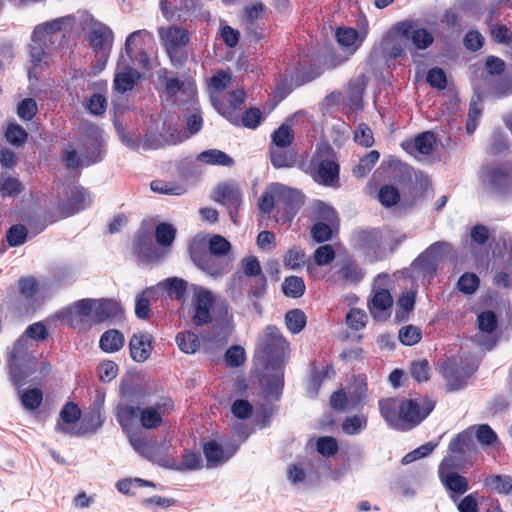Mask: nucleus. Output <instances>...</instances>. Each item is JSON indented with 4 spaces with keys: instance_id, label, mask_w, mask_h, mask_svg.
<instances>
[{
    "instance_id": "1",
    "label": "nucleus",
    "mask_w": 512,
    "mask_h": 512,
    "mask_svg": "<svg viewBox=\"0 0 512 512\" xmlns=\"http://www.w3.org/2000/svg\"><path fill=\"white\" fill-rule=\"evenodd\" d=\"M435 401L429 398H386L379 401V410L386 423L400 431L418 426L434 409Z\"/></svg>"
},
{
    "instance_id": "2",
    "label": "nucleus",
    "mask_w": 512,
    "mask_h": 512,
    "mask_svg": "<svg viewBox=\"0 0 512 512\" xmlns=\"http://www.w3.org/2000/svg\"><path fill=\"white\" fill-rule=\"evenodd\" d=\"M48 337V330L42 322L29 325L24 335L15 342L10 358L9 372L16 387L23 386L27 379L37 370V358L30 351V341H44Z\"/></svg>"
},
{
    "instance_id": "3",
    "label": "nucleus",
    "mask_w": 512,
    "mask_h": 512,
    "mask_svg": "<svg viewBox=\"0 0 512 512\" xmlns=\"http://www.w3.org/2000/svg\"><path fill=\"white\" fill-rule=\"evenodd\" d=\"M80 142L81 156L72 147L65 149L62 153V159L69 169L90 166L100 162L103 158L104 141L102 131L97 126H86L81 134Z\"/></svg>"
},
{
    "instance_id": "4",
    "label": "nucleus",
    "mask_w": 512,
    "mask_h": 512,
    "mask_svg": "<svg viewBox=\"0 0 512 512\" xmlns=\"http://www.w3.org/2000/svg\"><path fill=\"white\" fill-rule=\"evenodd\" d=\"M312 179L323 186L335 187L339 182V165L328 145H318L309 165Z\"/></svg>"
},
{
    "instance_id": "5",
    "label": "nucleus",
    "mask_w": 512,
    "mask_h": 512,
    "mask_svg": "<svg viewBox=\"0 0 512 512\" xmlns=\"http://www.w3.org/2000/svg\"><path fill=\"white\" fill-rule=\"evenodd\" d=\"M451 245L445 241H437L425 249L411 264V276L429 284L435 276L439 262L450 251Z\"/></svg>"
},
{
    "instance_id": "6",
    "label": "nucleus",
    "mask_w": 512,
    "mask_h": 512,
    "mask_svg": "<svg viewBox=\"0 0 512 512\" xmlns=\"http://www.w3.org/2000/svg\"><path fill=\"white\" fill-rule=\"evenodd\" d=\"M87 18L90 21L87 39L97 58V67L103 70L112 50L114 33L109 26L95 20L92 16L87 15Z\"/></svg>"
},
{
    "instance_id": "7",
    "label": "nucleus",
    "mask_w": 512,
    "mask_h": 512,
    "mask_svg": "<svg viewBox=\"0 0 512 512\" xmlns=\"http://www.w3.org/2000/svg\"><path fill=\"white\" fill-rule=\"evenodd\" d=\"M366 88L365 76L361 75L349 81L343 91H334L326 98L328 105H334L346 112H354L363 107V93Z\"/></svg>"
},
{
    "instance_id": "8",
    "label": "nucleus",
    "mask_w": 512,
    "mask_h": 512,
    "mask_svg": "<svg viewBox=\"0 0 512 512\" xmlns=\"http://www.w3.org/2000/svg\"><path fill=\"white\" fill-rule=\"evenodd\" d=\"M449 455L445 458L452 460L451 464L456 466H465L473 464L479 454V447L474 439L473 428L457 434L449 444Z\"/></svg>"
},
{
    "instance_id": "9",
    "label": "nucleus",
    "mask_w": 512,
    "mask_h": 512,
    "mask_svg": "<svg viewBox=\"0 0 512 512\" xmlns=\"http://www.w3.org/2000/svg\"><path fill=\"white\" fill-rule=\"evenodd\" d=\"M351 244L369 262L385 257L382 235L378 229H356L351 234Z\"/></svg>"
},
{
    "instance_id": "10",
    "label": "nucleus",
    "mask_w": 512,
    "mask_h": 512,
    "mask_svg": "<svg viewBox=\"0 0 512 512\" xmlns=\"http://www.w3.org/2000/svg\"><path fill=\"white\" fill-rule=\"evenodd\" d=\"M390 282L387 274H379L373 281L372 297L368 301V308L376 320H385L390 315L393 305V297L389 291Z\"/></svg>"
},
{
    "instance_id": "11",
    "label": "nucleus",
    "mask_w": 512,
    "mask_h": 512,
    "mask_svg": "<svg viewBox=\"0 0 512 512\" xmlns=\"http://www.w3.org/2000/svg\"><path fill=\"white\" fill-rule=\"evenodd\" d=\"M160 40L173 65H182L186 57L182 50L189 41L188 33L178 26L160 27L158 29Z\"/></svg>"
},
{
    "instance_id": "12",
    "label": "nucleus",
    "mask_w": 512,
    "mask_h": 512,
    "mask_svg": "<svg viewBox=\"0 0 512 512\" xmlns=\"http://www.w3.org/2000/svg\"><path fill=\"white\" fill-rule=\"evenodd\" d=\"M194 292L192 307V322L195 326H204L212 322V305L215 301L214 294L207 288L198 285H192Z\"/></svg>"
},
{
    "instance_id": "13",
    "label": "nucleus",
    "mask_w": 512,
    "mask_h": 512,
    "mask_svg": "<svg viewBox=\"0 0 512 512\" xmlns=\"http://www.w3.org/2000/svg\"><path fill=\"white\" fill-rule=\"evenodd\" d=\"M174 410V401L169 396H160L152 405L140 409L139 420L143 428L156 429L161 426L163 417Z\"/></svg>"
},
{
    "instance_id": "14",
    "label": "nucleus",
    "mask_w": 512,
    "mask_h": 512,
    "mask_svg": "<svg viewBox=\"0 0 512 512\" xmlns=\"http://www.w3.org/2000/svg\"><path fill=\"white\" fill-rule=\"evenodd\" d=\"M259 345L268 361L275 363L282 362L289 349V343L275 326L266 327Z\"/></svg>"
},
{
    "instance_id": "15",
    "label": "nucleus",
    "mask_w": 512,
    "mask_h": 512,
    "mask_svg": "<svg viewBox=\"0 0 512 512\" xmlns=\"http://www.w3.org/2000/svg\"><path fill=\"white\" fill-rule=\"evenodd\" d=\"M158 82L164 85V93L167 99L185 101L194 97L196 88L190 80H180L177 77H168L167 70L158 72Z\"/></svg>"
},
{
    "instance_id": "16",
    "label": "nucleus",
    "mask_w": 512,
    "mask_h": 512,
    "mask_svg": "<svg viewBox=\"0 0 512 512\" xmlns=\"http://www.w3.org/2000/svg\"><path fill=\"white\" fill-rule=\"evenodd\" d=\"M451 462L450 458H443L438 468L439 479L449 493L463 495L469 490L468 479L455 472L454 469L461 468V466H456Z\"/></svg>"
},
{
    "instance_id": "17",
    "label": "nucleus",
    "mask_w": 512,
    "mask_h": 512,
    "mask_svg": "<svg viewBox=\"0 0 512 512\" xmlns=\"http://www.w3.org/2000/svg\"><path fill=\"white\" fill-rule=\"evenodd\" d=\"M190 255L193 263L213 278L221 277L231 269L229 261L220 259V257L209 254L206 251L192 248Z\"/></svg>"
},
{
    "instance_id": "18",
    "label": "nucleus",
    "mask_w": 512,
    "mask_h": 512,
    "mask_svg": "<svg viewBox=\"0 0 512 512\" xmlns=\"http://www.w3.org/2000/svg\"><path fill=\"white\" fill-rule=\"evenodd\" d=\"M213 199L227 207L231 220L236 223V216L243 201L238 185L235 183L219 184L213 191Z\"/></svg>"
},
{
    "instance_id": "19",
    "label": "nucleus",
    "mask_w": 512,
    "mask_h": 512,
    "mask_svg": "<svg viewBox=\"0 0 512 512\" xmlns=\"http://www.w3.org/2000/svg\"><path fill=\"white\" fill-rule=\"evenodd\" d=\"M91 204V197L82 187H73L67 193V197L60 201L59 211L62 216L69 217L85 210Z\"/></svg>"
},
{
    "instance_id": "20",
    "label": "nucleus",
    "mask_w": 512,
    "mask_h": 512,
    "mask_svg": "<svg viewBox=\"0 0 512 512\" xmlns=\"http://www.w3.org/2000/svg\"><path fill=\"white\" fill-rule=\"evenodd\" d=\"M395 30L405 39L411 40L414 46L418 49H427L434 40L432 34L428 30L419 27L412 21L397 23Z\"/></svg>"
},
{
    "instance_id": "21",
    "label": "nucleus",
    "mask_w": 512,
    "mask_h": 512,
    "mask_svg": "<svg viewBox=\"0 0 512 512\" xmlns=\"http://www.w3.org/2000/svg\"><path fill=\"white\" fill-rule=\"evenodd\" d=\"M153 336L145 331L134 333L129 340L131 358L138 363L145 362L153 350Z\"/></svg>"
},
{
    "instance_id": "22",
    "label": "nucleus",
    "mask_w": 512,
    "mask_h": 512,
    "mask_svg": "<svg viewBox=\"0 0 512 512\" xmlns=\"http://www.w3.org/2000/svg\"><path fill=\"white\" fill-rule=\"evenodd\" d=\"M271 191L276 195V203L282 204L288 214L294 215L302 204L299 190L280 183L271 184Z\"/></svg>"
},
{
    "instance_id": "23",
    "label": "nucleus",
    "mask_w": 512,
    "mask_h": 512,
    "mask_svg": "<svg viewBox=\"0 0 512 512\" xmlns=\"http://www.w3.org/2000/svg\"><path fill=\"white\" fill-rule=\"evenodd\" d=\"M74 20L75 17L73 15H67L37 25L33 31L34 41H47L51 43L53 35L60 32L63 28L72 26Z\"/></svg>"
},
{
    "instance_id": "24",
    "label": "nucleus",
    "mask_w": 512,
    "mask_h": 512,
    "mask_svg": "<svg viewBox=\"0 0 512 512\" xmlns=\"http://www.w3.org/2000/svg\"><path fill=\"white\" fill-rule=\"evenodd\" d=\"M94 314V299H81L64 309L60 318L67 321L71 326H75L78 320L91 318Z\"/></svg>"
},
{
    "instance_id": "25",
    "label": "nucleus",
    "mask_w": 512,
    "mask_h": 512,
    "mask_svg": "<svg viewBox=\"0 0 512 512\" xmlns=\"http://www.w3.org/2000/svg\"><path fill=\"white\" fill-rule=\"evenodd\" d=\"M364 277L365 270L355 260L345 259L333 278L345 285H358Z\"/></svg>"
},
{
    "instance_id": "26",
    "label": "nucleus",
    "mask_w": 512,
    "mask_h": 512,
    "mask_svg": "<svg viewBox=\"0 0 512 512\" xmlns=\"http://www.w3.org/2000/svg\"><path fill=\"white\" fill-rule=\"evenodd\" d=\"M81 417V411L76 404L66 403L60 411L59 420L55 430L67 435L80 436V430L70 427V424L76 423Z\"/></svg>"
},
{
    "instance_id": "27",
    "label": "nucleus",
    "mask_w": 512,
    "mask_h": 512,
    "mask_svg": "<svg viewBox=\"0 0 512 512\" xmlns=\"http://www.w3.org/2000/svg\"><path fill=\"white\" fill-rule=\"evenodd\" d=\"M213 313L215 324L220 326L221 342L225 344L233 329V314L229 303L226 300L218 301L214 306Z\"/></svg>"
},
{
    "instance_id": "28",
    "label": "nucleus",
    "mask_w": 512,
    "mask_h": 512,
    "mask_svg": "<svg viewBox=\"0 0 512 512\" xmlns=\"http://www.w3.org/2000/svg\"><path fill=\"white\" fill-rule=\"evenodd\" d=\"M483 184L493 192L502 193L512 185V176L500 168H492L483 172Z\"/></svg>"
},
{
    "instance_id": "29",
    "label": "nucleus",
    "mask_w": 512,
    "mask_h": 512,
    "mask_svg": "<svg viewBox=\"0 0 512 512\" xmlns=\"http://www.w3.org/2000/svg\"><path fill=\"white\" fill-rule=\"evenodd\" d=\"M239 445H234L232 449L226 452L216 441H209L203 446V453L207 461L208 468H215L228 461L237 451Z\"/></svg>"
},
{
    "instance_id": "30",
    "label": "nucleus",
    "mask_w": 512,
    "mask_h": 512,
    "mask_svg": "<svg viewBox=\"0 0 512 512\" xmlns=\"http://www.w3.org/2000/svg\"><path fill=\"white\" fill-rule=\"evenodd\" d=\"M121 313L122 308L119 302L112 299H94V322L101 323L108 319L116 318Z\"/></svg>"
},
{
    "instance_id": "31",
    "label": "nucleus",
    "mask_w": 512,
    "mask_h": 512,
    "mask_svg": "<svg viewBox=\"0 0 512 512\" xmlns=\"http://www.w3.org/2000/svg\"><path fill=\"white\" fill-rule=\"evenodd\" d=\"M141 79V74L130 67H126L123 71L115 73L113 80V89L119 94H124L134 89Z\"/></svg>"
},
{
    "instance_id": "32",
    "label": "nucleus",
    "mask_w": 512,
    "mask_h": 512,
    "mask_svg": "<svg viewBox=\"0 0 512 512\" xmlns=\"http://www.w3.org/2000/svg\"><path fill=\"white\" fill-rule=\"evenodd\" d=\"M246 94L243 89H236L228 94L227 103L212 96V103L216 110L227 119L226 112H240L241 105L245 102Z\"/></svg>"
},
{
    "instance_id": "33",
    "label": "nucleus",
    "mask_w": 512,
    "mask_h": 512,
    "mask_svg": "<svg viewBox=\"0 0 512 512\" xmlns=\"http://www.w3.org/2000/svg\"><path fill=\"white\" fill-rule=\"evenodd\" d=\"M435 138L431 132H424L418 135L413 141L402 143L403 149L416 156V153L427 156L432 153Z\"/></svg>"
},
{
    "instance_id": "34",
    "label": "nucleus",
    "mask_w": 512,
    "mask_h": 512,
    "mask_svg": "<svg viewBox=\"0 0 512 512\" xmlns=\"http://www.w3.org/2000/svg\"><path fill=\"white\" fill-rule=\"evenodd\" d=\"M227 120L235 126H243L249 129H256L262 120L260 109L253 107L247 109L243 114L235 112H226Z\"/></svg>"
},
{
    "instance_id": "35",
    "label": "nucleus",
    "mask_w": 512,
    "mask_h": 512,
    "mask_svg": "<svg viewBox=\"0 0 512 512\" xmlns=\"http://www.w3.org/2000/svg\"><path fill=\"white\" fill-rule=\"evenodd\" d=\"M134 247L138 254L149 262L158 261L162 256L158 248L154 246L151 236L147 233L137 234Z\"/></svg>"
},
{
    "instance_id": "36",
    "label": "nucleus",
    "mask_w": 512,
    "mask_h": 512,
    "mask_svg": "<svg viewBox=\"0 0 512 512\" xmlns=\"http://www.w3.org/2000/svg\"><path fill=\"white\" fill-rule=\"evenodd\" d=\"M490 34L498 43L510 44L512 42V31L509 27L496 21V12L491 10L486 18Z\"/></svg>"
},
{
    "instance_id": "37",
    "label": "nucleus",
    "mask_w": 512,
    "mask_h": 512,
    "mask_svg": "<svg viewBox=\"0 0 512 512\" xmlns=\"http://www.w3.org/2000/svg\"><path fill=\"white\" fill-rule=\"evenodd\" d=\"M449 391H457L465 387L470 374L463 368L448 366L443 372Z\"/></svg>"
},
{
    "instance_id": "38",
    "label": "nucleus",
    "mask_w": 512,
    "mask_h": 512,
    "mask_svg": "<svg viewBox=\"0 0 512 512\" xmlns=\"http://www.w3.org/2000/svg\"><path fill=\"white\" fill-rule=\"evenodd\" d=\"M140 416V408L131 405H119L116 411V419L121 426L122 430L129 435L134 433L132 426L137 418Z\"/></svg>"
},
{
    "instance_id": "39",
    "label": "nucleus",
    "mask_w": 512,
    "mask_h": 512,
    "mask_svg": "<svg viewBox=\"0 0 512 512\" xmlns=\"http://www.w3.org/2000/svg\"><path fill=\"white\" fill-rule=\"evenodd\" d=\"M124 343V335L119 330L110 329L101 335L99 347L106 353H114L121 350Z\"/></svg>"
},
{
    "instance_id": "40",
    "label": "nucleus",
    "mask_w": 512,
    "mask_h": 512,
    "mask_svg": "<svg viewBox=\"0 0 512 512\" xmlns=\"http://www.w3.org/2000/svg\"><path fill=\"white\" fill-rule=\"evenodd\" d=\"M484 486L498 494L509 495L512 492V476L490 475L483 480Z\"/></svg>"
},
{
    "instance_id": "41",
    "label": "nucleus",
    "mask_w": 512,
    "mask_h": 512,
    "mask_svg": "<svg viewBox=\"0 0 512 512\" xmlns=\"http://www.w3.org/2000/svg\"><path fill=\"white\" fill-rule=\"evenodd\" d=\"M416 294L417 291L415 289L407 290L401 294L397 300L396 320H407L408 314L414 310Z\"/></svg>"
},
{
    "instance_id": "42",
    "label": "nucleus",
    "mask_w": 512,
    "mask_h": 512,
    "mask_svg": "<svg viewBox=\"0 0 512 512\" xmlns=\"http://www.w3.org/2000/svg\"><path fill=\"white\" fill-rule=\"evenodd\" d=\"M159 285L172 299L182 301L186 295L188 283L184 279L170 277L161 281Z\"/></svg>"
},
{
    "instance_id": "43",
    "label": "nucleus",
    "mask_w": 512,
    "mask_h": 512,
    "mask_svg": "<svg viewBox=\"0 0 512 512\" xmlns=\"http://www.w3.org/2000/svg\"><path fill=\"white\" fill-rule=\"evenodd\" d=\"M105 417L100 407H95L91 412L85 414L81 421L80 435L96 432L104 423Z\"/></svg>"
},
{
    "instance_id": "44",
    "label": "nucleus",
    "mask_w": 512,
    "mask_h": 512,
    "mask_svg": "<svg viewBox=\"0 0 512 512\" xmlns=\"http://www.w3.org/2000/svg\"><path fill=\"white\" fill-rule=\"evenodd\" d=\"M133 449L148 459H151L155 452V444L148 438L142 436L141 432L129 433L127 435Z\"/></svg>"
},
{
    "instance_id": "45",
    "label": "nucleus",
    "mask_w": 512,
    "mask_h": 512,
    "mask_svg": "<svg viewBox=\"0 0 512 512\" xmlns=\"http://www.w3.org/2000/svg\"><path fill=\"white\" fill-rule=\"evenodd\" d=\"M197 160L209 165L230 167L234 160L225 152L218 149H208L198 154Z\"/></svg>"
},
{
    "instance_id": "46",
    "label": "nucleus",
    "mask_w": 512,
    "mask_h": 512,
    "mask_svg": "<svg viewBox=\"0 0 512 512\" xmlns=\"http://www.w3.org/2000/svg\"><path fill=\"white\" fill-rule=\"evenodd\" d=\"M175 341L178 348L186 354H193L200 347L199 337L191 331L178 332Z\"/></svg>"
},
{
    "instance_id": "47",
    "label": "nucleus",
    "mask_w": 512,
    "mask_h": 512,
    "mask_svg": "<svg viewBox=\"0 0 512 512\" xmlns=\"http://www.w3.org/2000/svg\"><path fill=\"white\" fill-rule=\"evenodd\" d=\"M272 144L277 148H287L294 141L292 125L289 122L281 124L271 135Z\"/></svg>"
},
{
    "instance_id": "48",
    "label": "nucleus",
    "mask_w": 512,
    "mask_h": 512,
    "mask_svg": "<svg viewBox=\"0 0 512 512\" xmlns=\"http://www.w3.org/2000/svg\"><path fill=\"white\" fill-rule=\"evenodd\" d=\"M283 391V373L280 369L271 375L264 386L263 392L267 399L279 400Z\"/></svg>"
},
{
    "instance_id": "49",
    "label": "nucleus",
    "mask_w": 512,
    "mask_h": 512,
    "mask_svg": "<svg viewBox=\"0 0 512 512\" xmlns=\"http://www.w3.org/2000/svg\"><path fill=\"white\" fill-rule=\"evenodd\" d=\"M367 392V383L365 376H357L354 384L349 388L348 393L351 400V409L357 408L364 400Z\"/></svg>"
},
{
    "instance_id": "50",
    "label": "nucleus",
    "mask_w": 512,
    "mask_h": 512,
    "mask_svg": "<svg viewBox=\"0 0 512 512\" xmlns=\"http://www.w3.org/2000/svg\"><path fill=\"white\" fill-rule=\"evenodd\" d=\"M305 289L304 280L299 276H289L282 283V291L287 297L299 298L304 294Z\"/></svg>"
},
{
    "instance_id": "51",
    "label": "nucleus",
    "mask_w": 512,
    "mask_h": 512,
    "mask_svg": "<svg viewBox=\"0 0 512 512\" xmlns=\"http://www.w3.org/2000/svg\"><path fill=\"white\" fill-rule=\"evenodd\" d=\"M312 218L315 222L335 223L337 221V214L332 206L323 201H316L313 205Z\"/></svg>"
},
{
    "instance_id": "52",
    "label": "nucleus",
    "mask_w": 512,
    "mask_h": 512,
    "mask_svg": "<svg viewBox=\"0 0 512 512\" xmlns=\"http://www.w3.org/2000/svg\"><path fill=\"white\" fill-rule=\"evenodd\" d=\"M367 417L364 414L346 417L342 422V430L347 435H357L367 427Z\"/></svg>"
},
{
    "instance_id": "53",
    "label": "nucleus",
    "mask_w": 512,
    "mask_h": 512,
    "mask_svg": "<svg viewBox=\"0 0 512 512\" xmlns=\"http://www.w3.org/2000/svg\"><path fill=\"white\" fill-rule=\"evenodd\" d=\"M473 428L474 438L483 446H493L498 442L497 434L487 424L474 425Z\"/></svg>"
},
{
    "instance_id": "54",
    "label": "nucleus",
    "mask_w": 512,
    "mask_h": 512,
    "mask_svg": "<svg viewBox=\"0 0 512 512\" xmlns=\"http://www.w3.org/2000/svg\"><path fill=\"white\" fill-rule=\"evenodd\" d=\"M202 467V458L199 453L193 451H184L182 461L172 466L177 471H192Z\"/></svg>"
},
{
    "instance_id": "55",
    "label": "nucleus",
    "mask_w": 512,
    "mask_h": 512,
    "mask_svg": "<svg viewBox=\"0 0 512 512\" xmlns=\"http://www.w3.org/2000/svg\"><path fill=\"white\" fill-rule=\"evenodd\" d=\"M379 158V152L376 150H371L364 157H362L359 163L353 168V175L356 177L365 176L373 169Z\"/></svg>"
},
{
    "instance_id": "56",
    "label": "nucleus",
    "mask_w": 512,
    "mask_h": 512,
    "mask_svg": "<svg viewBox=\"0 0 512 512\" xmlns=\"http://www.w3.org/2000/svg\"><path fill=\"white\" fill-rule=\"evenodd\" d=\"M285 323L291 333L297 334L306 325V315L300 309L289 310L285 315Z\"/></svg>"
},
{
    "instance_id": "57",
    "label": "nucleus",
    "mask_w": 512,
    "mask_h": 512,
    "mask_svg": "<svg viewBox=\"0 0 512 512\" xmlns=\"http://www.w3.org/2000/svg\"><path fill=\"white\" fill-rule=\"evenodd\" d=\"M176 236V229L173 225L169 223H160L156 226L155 229V239L163 248L169 247L172 245Z\"/></svg>"
},
{
    "instance_id": "58",
    "label": "nucleus",
    "mask_w": 512,
    "mask_h": 512,
    "mask_svg": "<svg viewBox=\"0 0 512 512\" xmlns=\"http://www.w3.org/2000/svg\"><path fill=\"white\" fill-rule=\"evenodd\" d=\"M283 148L271 147L270 158L275 168L292 167L296 161L294 154L282 150Z\"/></svg>"
},
{
    "instance_id": "59",
    "label": "nucleus",
    "mask_w": 512,
    "mask_h": 512,
    "mask_svg": "<svg viewBox=\"0 0 512 512\" xmlns=\"http://www.w3.org/2000/svg\"><path fill=\"white\" fill-rule=\"evenodd\" d=\"M245 284L249 287V296L260 299L266 292L267 278L264 273H261L257 276L247 278Z\"/></svg>"
},
{
    "instance_id": "60",
    "label": "nucleus",
    "mask_w": 512,
    "mask_h": 512,
    "mask_svg": "<svg viewBox=\"0 0 512 512\" xmlns=\"http://www.w3.org/2000/svg\"><path fill=\"white\" fill-rule=\"evenodd\" d=\"M20 295L32 305L38 292V283L33 277L20 278L18 281Z\"/></svg>"
},
{
    "instance_id": "61",
    "label": "nucleus",
    "mask_w": 512,
    "mask_h": 512,
    "mask_svg": "<svg viewBox=\"0 0 512 512\" xmlns=\"http://www.w3.org/2000/svg\"><path fill=\"white\" fill-rule=\"evenodd\" d=\"M336 38L338 43L343 47L355 48L359 45V33L356 29L351 27H341L336 31Z\"/></svg>"
},
{
    "instance_id": "62",
    "label": "nucleus",
    "mask_w": 512,
    "mask_h": 512,
    "mask_svg": "<svg viewBox=\"0 0 512 512\" xmlns=\"http://www.w3.org/2000/svg\"><path fill=\"white\" fill-rule=\"evenodd\" d=\"M334 223L317 221L311 228V236L317 243H323L329 241L332 238L333 230L332 225Z\"/></svg>"
},
{
    "instance_id": "63",
    "label": "nucleus",
    "mask_w": 512,
    "mask_h": 512,
    "mask_svg": "<svg viewBox=\"0 0 512 512\" xmlns=\"http://www.w3.org/2000/svg\"><path fill=\"white\" fill-rule=\"evenodd\" d=\"M245 279L236 273L228 281L227 294L232 301L237 302L244 295Z\"/></svg>"
},
{
    "instance_id": "64",
    "label": "nucleus",
    "mask_w": 512,
    "mask_h": 512,
    "mask_svg": "<svg viewBox=\"0 0 512 512\" xmlns=\"http://www.w3.org/2000/svg\"><path fill=\"white\" fill-rule=\"evenodd\" d=\"M246 359L245 350L239 345H232L224 355L225 363L228 367L236 368L241 366Z\"/></svg>"
}]
</instances>
